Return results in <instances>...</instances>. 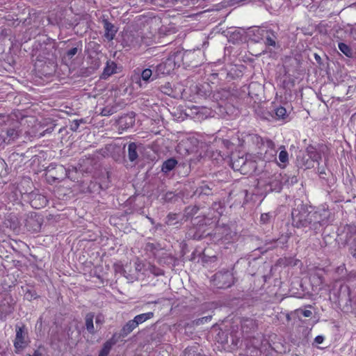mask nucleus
I'll return each instance as SVG.
<instances>
[{
	"mask_svg": "<svg viewBox=\"0 0 356 356\" xmlns=\"http://www.w3.org/2000/svg\"><path fill=\"white\" fill-rule=\"evenodd\" d=\"M210 319H211V316H206V317L202 318V321H203L204 320H205V321H209Z\"/></svg>",
	"mask_w": 356,
	"mask_h": 356,
	"instance_id": "obj_35",
	"label": "nucleus"
},
{
	"mask_svg": "<svg viewBox=\"0 0 356 356\" xmlns=\"http://www.w3.org/2000/svg\"><path fill=\"white\" fill-rule=\"evenodd\" d=\"M117 65L115 62L108 60L104 69L102 74L103 78H106L116 72Z\"/></svg>",
	"mask_w": 356,
	"mask_h": 356,
	"instance_id": "obj_10",
	"label": "nucleus"
},
{
	"mask_svg": "<svg viewBox=\"0 0 356 356\" xmlns=\"http://www.w3.org/2000/svg\"><path fill=\"white\" fill-rule=\"evenodd\" d=\"M95 323H96V324H97V325H99V324H100V325H101V324H102V323H103V320H102V316H97L96 317Z\"/></svg>",
	"mask_w": 356,
	"mask_h": 356,
	"instance_id": "obj_31",
	"label": "nucleus"
},
{
	"mask_svg": "<svg viewBox=\"0 0 356 356\" xmlns=\"http://www.w3.org/2000/svg\"><path fill=\"white\" fill-rule=\"evenodd\" d=\"M152 75V72L150 69H145L142 72L141 76L143 81H149Z\"/></svg>",
	"mask_w": 356,
	"mask_h": 356,
	"instance_id": "obj_24",
	"label": "nucleus"
},
{
	"mask_svg": "<svg viewBox=\"0 0 356 356\" xmlns=\"http://www.w3.org/2000/svg\"><path fill=\"white\" fill-rule=\"evenodd\" d=\"M7 314H8L7 313L0 312V319L1 320L4 319L6 317Z\"/></svg>",
	"mask_w": 356,
	"mask_h": 356,
	"instance_id": "obj_33",
	"label": "nucleus"
},
{
	"mask_svg": "<svg viewBox=\"0 0 356 356\" xmlns=\"http://www.w3.org/2000/svg\"><path fill=\"white\" fill-rule=\"evenodd\" d=\"M102 113L104 115H109V114H110V113H107V112L106 111V110H103V111H102Z\"/></svg>",
	"mask_w": 356,
	"mask_h": 356,
	"instance_id": "obj_36",
	"label": "nucleus"
},
{
	"mask_svg": "<svg viewBox=\"0 0 356 356\" xmlns=\"http://www.w3.org/2000/svg\"><path fill=\"white\" fill-rule=\"evenodd\" d=\"M21 132L16 128H10L6 131H1L0 134V147H4L6 145L10 144L16 140Z\"/></svg>",
	"mask_w": 356,
	"mask_h": 356,
	"instance_id": "obj_3",
	"label": "nucleus"
},
{
	"mask_svg": "<svg viewBox=\"0 0 356 356\" xmlns=\"http://www.w3.org/2000/svg\"><path fill=\"white\" fill-rule=\"evenodd\" d=\"M43 136H44V134H40V137Z\"/></svg>",
	"mask_w": 356,
	"mask_h": 356,
	"instance_id": "obj_40",
	"label": "nucleus"
},
{
	"mask_svg": "<svg viewBox=\"0 0 356 356\" xmlns=\"http://www.w3.org/2000/svg\"><path fill=\"white\" fill-rule=\"evenodd\" d=\"M153 317H154V313L152 312H149L143 313V314H140L136 316L134 318V320L135 323H136L137 326H138L139 325L145 323V321H147L149 319L152 318Z\"/></svg>",
	"mask_w": 356,
	"mask_h": 356,
	"instance_id": "obj_13",
	"label": "nucleus"
},
{
	"mask_svg": "<svg viewBox=\"0 0 356 356\" xmlns=\"http://www.w3.org/2000/svg\"><path fill=\"white\" fill-rule=\"evenodd\" d=\"M77 51L78 49L76 47H73L67 52V56L69 58H72L74 55L76 54Z\"/></svg>",
	"mask_w": 356,
	"mask_h": 356,
	"instance_id": "obj_27",
	"label": "nucleus"
},
{
	"mask_svg": "<svg viewBox=\"0 0 356 356\" xmlns=\"http://www.w3.org/2000/svg\"><path fill=\"white\" fill-rule=\"evenodd\" d=\"M309 157L312 159V161H314V162H315V161L318 162V161L321 158V155L315 151L309 152Z\"/></svg>",
	"mask_w": 356,
	"mask_h": 356,
	"instance_id": "obj_25",
	"label": "nucleus"
},
{
	"mask_svg": "<svg viewBox=\"0 0 356 356\" xmlns=\"http://www.w3.org/2000/svg\"><path fill=\"white\" fill-rule=\"evenodd\" d=\"M25 333L22 327L16 328V337L15 341V347L16 349H22L26 346Z\"/></svg>",
	"mask_w": 356,
	"mask_h": 356,
	"instance_id": "obj_7",
	"label": "nucleus"
},
{
	"mask_svg": "<svg viewBox=\"0 0 356 356\" xmlns=\"http://www.w3.org/2000/svg\"><path fill=\"white\" fill-rule=\"evenodd\" d=\"M301 312L305 317H310L312 314V311L308 309L302 310Z\"/></svg>",
	"mask_w": 356,
	"mask_h": 356,
	"instance_id": "obj_29",
	"label": "nucleus"
},
{
	"mask_svg": "<svg viewBox=\"0 0 356 356\" xmlns=\"http://www.w3.org/2000/svg\"><path fill=\"white\" fill-rule=\"evenodd\" d=\"M93 319L94 314L92 313H88L86 314L85 318L86 327V330L91 334L95 333Z\"/></svg>",
	"mask_w": 356,
	"mask_h": 356,
	"instance_id": "obj_16",
	"label": "nucleus"
},
{
	"mask_svg": "<svg viewBox=\"0 0 356 356\" xmlns=\"http://www.w3.org/2000/svg\"><path fill=\"white\" fill-rule=\"evenodd\" d=\"M310 167H311V165H308L307 166V168H309Z\"/></svg>",
	"mask_w": 356,
	"mask_h": 356,
	"instance_id": "obj_39",
	"label": "nucleus"
},
{
	"mask_svg": "<svg viewBox=\"0 0 356 356\" xmlns=\"http://www.w3.org/2000/svg\"><path fill=\"white\" fill-rule=\"evenodd\" d=\"M309 221L311 228L318 229L323 222L321 214L318 211H309Z\"/></svg>",
	"mask_w": 356,
	"mask_h": 356,
	"instance_id": "obj_6",
	"label": "nucleus"
},
{
	"mask_svg": "<svg viewBox=\"0 0 356 356\" xmlns=\"http://www.w3.org/2000/svg\"><path fill=\"white\" fill-rule=\"evenodd\" d=\"M257 34L261 35L264 40V44L267 47H272L276 48L277 45V35L275 33L271 30L259 29L257 30Z\"/></svg>",
	"mask_w": 356,
	"mask_h": 356,
	"instance_id": "obj_4",
	"label": "nucleus"
},
{
	"mask_svg": "<svg viewBox=\"0 0 356 356\" xmlns=\"http://www.w3.org/2000/svg\"><path fill=\"white\" fill-rule=\"evenodd\" d=\"M177 161L174 159H170L165 161L162 165L161 170L168 172L172 170L177 165Z\"/></svg>",
	"mask_w": 356,
	"mask_h": 356,
	"instance_id": "obj_17",
	"label": "nucleus"
},
{
	"mask_svg": "<svg viewBox=\"0 0 356 356\" xmlns=\"http://www.w3.org/2000/svg\"><path fill=\"white\" fill-rule=\"evenodd\" d=\"M135 270L138 273H141L144 275H147L146 273L147 265L145 264L142 261L137 259L134 263Z\"/></svg>",
	"mask_w": 356,
	"mask_h": 356,
	"instance_id": "obj_20",
	"label": "nucleus"
},
{
	"mask_svg": "<svg viewBox=\"0 0 356 356\" xmlns=\"http://www.w3.org/2000/svg\"><path fill=\"white\" fill-rule=\"evenodd\" d=\"M116 340L114 339V337H112L109 340L106 341L102 348V350L99 352V354L98 356H107L112 347L115 344Z\"/></svg>",
	"mask_w": 356,
	"mask_h": 356,
	"instance_id": "obj_11",
	"label": "nucleus"
},
{
	"mask_svg": "<svg viewBox=\"0 0 356 356\" xmlns=\"http://www.w3.org/2000/svg\"><path fill=\"white\" fill-rule=\"evenodd\" d=\"M48 200L46 197L42 195H37L31 200V206L35 209H40L47 204Z\"/></svg>",
	"mask_w": 356,
	"mask_h": 356,
	"instance_id": "obj_9",
	"label": "nucleus"
},
{
	"mask_svg": "<svg viewBox=\"0 0 356 356\" xmlns=\"http://www.w3.org/2000/svg\"><path fill=\"white\" fill-rule=\"evenodd\" d=\"M273 215L271 213H262L260 216V223L263 225H268L271 222Z\"/></svg>",
	"mask_w": 356,
	"mask_h": 356,
	"instance_id": "obj_21",
	"label": "nucleus"
},
{
	"mask_svg": "<svg viewBox=\"0 0 356 356\" xmlns=\"http://www.w3.org/2000/svg\"><path fill=\"white\" fill-rule=\"evenodd\" d=\"M264 145L266 147L264 156V160L266 161H275L277 151L275 149V143L271 140L266 139L264 143Z\"/></svg>",
	"mask_w": 356,
	"mask_h": 356,
	"instance_id": "obj_5",
	"label": "nucleus"
},
{
	"mask_svg": "<svg viewBox=\"0 0 356 356\" xmlns=\"http://www.w3.org/2000/svg\"><path fill=\"white\" fill-rule=\"evenodd\" d=\"M291 217L293 225L298 228L309 225V209L302 203L298 204L297 207L292 210Z\"/></svg>",
	"mask_w": 356,
	"mask_h": 356,
	"instance_id": "obj_1",
	"label": "nucleus"
},
{
	"mask_svg": "<svg viewBox=\"0 0 356 356\" xmlns=\"http://www.w3.org/2000/svg\"><path fill=\"white\" fill-rule=\"evenodd\" d=\"M82 122V120H74L72 122V124L71 125V129L72 131H76L80 125V123Z\"/></svg>",
	"mask_w": 356,
	"mask_h": 356,
	"instance_id": "obj_26",
	"label": "nucleus"
},
{
	"mask_svg": "<svg viewBox=\"0 0 356 356\" xmlns=\"http://www.w3.org/2000/svg\"><path fill=\"white\" fill-rule=\"evenodd\" d=\"M323 341H324V337L321 335L316 337V338L314 339V341L318 344L322 343L323 342Z\"/></svg>",
	"mask_w": 356,
	"mask_h": 356,
	"instance_id": "obj_28",
	"label": "nucleus"
},
{
	"mask_svg": "<svg viewBox=\"0 0 356 356\" xmlns=\"http://www.w3.org/2000/svg\"><path fill=\"white\" fill-rule=\"evenodd\" d=\"M28 356H46V355L44 354L40 350H37L32 355H29Z\"/></svg>",
	"mask_w": 356,
	"mask_h": 356,
	"instance_id": "obj_30",
	"label": "nucleus"
},
{
	"mask_svg": "<svg viewBox=\"0 0 356 356\" xmlns=\"http://www.w3.org/2000/svg\"><path fill=\"white\" fill-rule=\"evenodd\" d=\"M152 303L157 304V303H159V301H158V300H156V301H154V302H152Z\"/></svg>",
	"mask_w": 356,
	"mask_h": 356,
	"instance_id": "obj_37",
	"label": "nucleus"
},
{
	"mask_svg": "<svg viewBox=\"0 0 356 356\" xmlns=\"http://www.w3.org/2000/svg\"><path fill=\"white\" fill-rule=\"evenodd\" d=\"M314 57H315V59L316 60V61H318V62L321 60V57L316 54L314 55Z\"/></svg>",
	"mask_w": 356,
	"mask_h": 356,
	"instance_id": "obj_34",
	"label": "nucleus"
},
{
	"mask_svg": "<svg viewBox=\"0 0 356 356\" xmlns=\"http://www.w3.org/2000/svg\"><path fill=\"white\" fill-rule=\"evenodd\" d=\"M104 29H105V37L107 40H111L113 39L116 30L115 29V26L108 21L104 22Z\"/></svg>",
	"mask_w": 356,
	"mask_h": 356,
	"instance_id": "obj_12",
	"label": "nucleus"
},
{
	"mask_svg": "<svg viewBox=\"0 0 356 356\" xmlns=\"http://www.w3.org/2000/svg\"><path fill=\"white\" fill-rule=\"evenodd\" d=\"M279 149L280 150L278 155L280 163H277L281 168H284L286 164L289 163V154L286 152L284 146H280Z\"/></svg>",
	"mask_w": 356,
	"mask_h": 356,
	"instance_id": "obj_8",
	"label": "nucleus"
},
{
	"mask_svg": "<svg viewBox=\"0 0 356 356\" xmlns=\"http://www.w3.org/2000/svg\"><path fill=\"white\" fill-rule=\"evenodd\" d=\"M137 145L135 143H131L128 145V158L130 161H135L138 158Z\"/></svg>",
	"mask_w": 356,
	"mask_h": 356,
	"instance_id": "obj_15",
	"label": "nucleus"
},
{
	"mask_svg": "<svg viewBox=\"0 0 356 356\" xmlns=\"http://www.w3.org/2000/svg\"><path fill=\"white\" fill-rule=\"evenodd\" d=\"M137 326L136 323H135L134 320H130L122 328L121 330V335L122 337H126L129 334H130Z\"/></svg>",
	"mask_w": 356,
	"mask_h": 356,
	"instance_id": "obj_14",
	"label": "nucleus"
},
{
	"mask_svg": "<svg viewBox=\"0 0 356 356\" xmlns=\"http://www.w3.org/2000/svg\"><path fill=\"white\" fill-rule=\"evenodd\" d=\"M223 143L225 144V145L227 147V148H229V145L231 144H234V142H229V140H223Z\"/></svg>",
	"mask_w": 356,
	"mask_h": 356,
	"instance_id": "obj_32",
	"label": "nucleus"
},
{
	"mask_svg": "<svg viewBox=\"0 0 356 356\" xmlns=\"http://www.w3.org/2000/svg\"><path fill=\"white\" fill-rule=\"evenodd\" d=\"M310 281H311L312 284L314 286L317 287V286H321L323 282V279L321 273L317 272V273L312 274L310 276Z\"/></svg>",
	"mask_w": 356,
	"mask_h": 356,
	"instance_id": "obj_18",
	"label": "nucleus"
},
{
	"mask_svg": "<svg viewBox=\"0 0 356 356\" xmlns=\"http://www.w3.org/2000/svg\"><path fill=\"white\" fill-rule=\"evenodd\" d=\"M145 270H146V273H147V275L149 274V273L155 276H159V275H163V272L161 269L157 268L154 265H152L149 263L147 265V268Z\"/></svg>",
	"mask_w": 356,
	"mask_h": 356,
	"instance_id": "obj_19",
	"label": "nucleus"
},
{
	"mask_svg": "<svg viewBox=\"0 0 356 356\" xmlns=\"http://www.w3.org/2000/svg\"><path fill=\"white\" fill-rule=\"evenodd\" d=\"M205 194L209 195V193L207 191H203Z\"/></svg>",
	"mask_w": 356,
	"mask_h": 356,
	"instance_id": "obj_38",
	"label": "nucleus"
},
{
	"mask_svg": "<svg viewBox=\"0 0 356 356\" xmlns=\"http://www.w3.org/2000/svg\"><path fill=\"white\" fill-rule=\"evenodd\" d=\"M339 49L347 56H350L352 54L350 47L343 42L339 44Z\"/></svg>",
	"mask_w": 356,
	"mask_h": 356,
	"instance_id": "obj_23",
	"label": "nucleus"
},
{
	"mask_svg": "<svg viewBox=\"0 0 356 356\" xmlns=\"http://www.w3.org/2000/svg\"><path fill=\"white\" fill-rule=\"evenodd\" d=\"M275 115L277 119H285L286 116V110L282 106H280L275 109Z\"/></svg>",
	"mask_w": 356,
	"mask_h": 356,
	"instance_id": "obj_22",
	"label": "nucleus"
},
{
	"mask_svg": "<svg viewBox=\"0 0 356 356\" xmlns=\"http://www.w3.org/2000/svg\"><path fill=\"white\" fill-rule=\"evenodd\" d=\"M214 281L218 288H227L233 284L234 277L232 273L228 270L220 271L215 274Z\"/></svg>",
	"mask_w": 356,
	"mask_h": 356,
	"instance_id": "obj_2",
	"label": "nucleus"
}]
</instances>
